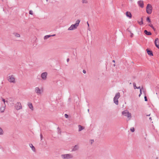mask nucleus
<instances>
[{
    "instance_id": "obj_1",
    "label": "nucleus",
    "mask_w": 159,
    "mask_h": 159,
    "mask_svg": "<svg viewBox=\"0 0 159 159\" xmlns=\"http://www.w3.org/2000/svg\"><path fill=\"white\" fill-rule=\"evenodd\" d=\"M80 21V20H77L76 21V23L75 24L72 25L68 29V30H72L76 29L79 25Z\"/></svg>"
},
{
    "instance_id": "obj_2",
    "label": "nucleus",
    "mask_w": 159,
    "mask_h": 159,
    "mask_svg": "<svg viewBox=\"0 0 159 159\" xmlns=\"http://www.w3.org/2000/svg\"><path fill=\"white\" fill-rule=\"evenodd\" d=\"M120 94L119 92L116 93L113 99V101L114 103L117 105L118 104V99L120 97Z\"/></svg>"
},
{
    "instance_id": "obj_3",
    "label": "nucleus",
    "mask_w": 159,
    "mask_h": 159,
    "mask_svg": "<svg viewBox=\"0 0 159 159\" xmlns=\"http://www.w3.org/2000/svg\"><path fill=\"white\" fill-rule=\"evenodd\" d=\"M61 157L62 158L65 159H71L73 157V156L71 154H62L61 155Z\"/></svg>"
},
{
    "instance_id": "obj_4",
    "label": "nucleus",
    "mask_w": 159,
    "mask_h": 159,
    "mask_svg": "<svg viewBox=\"0 0 159 159\" xmlns=\"http://www.w3.org/2000/svg\"><path fill=\"white\" fill-rule=\"evenodd\" d=\"M152 11V7L151 5L148 4L146 7V12L149 14H151Z\"/></svg>"
},
{
    "instance_id": "obj_5",
    "label": "nucleus",
    "mask_w": 159,
    "mask_h": 159,
    "mask_svg": "<svg viewBox=\"0 0 159 159\" xmlns=\"http://www.w3.org/2000/svg\"><path fill=\"white\" fill-rule=\"evenodd\" d=\"M122 114L125 116H126L127 117L130 119L131 117V115L130 113H129L128 111L125 110L122 112Z\"/></svg>"
},
{
    "instance_id": "obj_6",
    "label": "nucleus",
    "mask_w": 159,
    "mask_h": 159,
    "mask_svg": "<svg viewBox=\"0 0 159 159\" xmlns=\"http://www.w3.org/2000/svg\"><path fill=\"white\" fill-rule=\"evenodd\" d=\"M15 109L17 110H18L22 109V107L21 104L20 102H17L15 104Z\"/></svg>"
},
{
    "instance_id": "obj_7",
    "label": "nucleus",
    "mask_w": 159,
    "mask_h": 159,
    "mask_svg": "<svg viewBox=\"0 0 159 159\" xmlns=\"http://www.w3.org/2000/svg\"><path fill=\"white\" fill-rule=\"evenodd\" d=\"M35 91L38 95L41 94L43 92V90L40 89L38 87L35 88Z\"/></svg>"
},
{
    "instance_id": "obj_8",
    "label": "nucleus",
    "mask_w": 159,
    "mask_h": 159,
    "mask_svg": "<svg viewBox=\"0 0 159 159\" xmlns=\"http://www.w3.org/2000/svg\"><path fill=\"white\" fill-rule=\"evenodd\" d=\"M47 73L46 72L43 73L41 75V77L42 79L45 80L47 79Z\"/></svg>"
},
{
    "instance_id": "obj_9",
    "label": "nucleus",
    "mask_w": 159,
    "mask_h": 159,
    "mask_svg": "<svg viewBox=\"0 0 159 159\" xmlns=\"http://www.w3.org/2000/svg\"><path fill=\"white\" fill-rule=\"evenodd\" d=\"M13 76V75H11L8 77V80L9 81L12 83L15 82V78Z\"/></svg>"
},
{
    "instance_id": "obj_10",
    "label": "nucleus",
    "mask_w": 159,
    "mask_h": 159,
    "mask_svg": "<svg viewBox=\"0 0 159 159\" xmlns=\"http://www.w3.org/2000/svg\"><path fill=\"white\" fill-rule=\"evenodd\" d=\"M155 44L156 46L159 49V41L158 38L156 39L155 41Z\"/></svg>"
},
{
    "instance_id": "obj_11",
    "label": "nucleus",
    "mask_w": 159,
    "mask_h": 159,
    "mask_svg": "<svg viewBox=\"0 0 159 159\" xmlns=\"http://www.w3.org/2000/svg\"><path fill=\"white\" fill-rule=\"evenodd\" d=\"M138 4L139 6L141 8H143L144 7L143 2V1L140 0L138 1Z\"/></svg>"
},
{
    "instance_id": "obj_12",
    "label": "nucleus",
    "mask_w": 159,
    "mask_h": 159,
    "mask_svg": "<svg viewBox=\"0 0 159 159\" xmlns=\"http://www.w3.org/2000/svg\"><path fill=\"white\" fill-rule=\"evenodd\" d=\"M79 148V146L78 145H75L72 149V151H75L78 150Z\"/></svg>"
},
{
    "instance_id": "obj_13",
    "label": "nucleus",
    "mask_w": 159,
    "mask_h": 159,
    "mask_svg": "<svg viewBox=\"0 0 159 159\" xmlns=\"http://www.w3.org/2000/svg\"><path fill=\"white\" fill-rule=\"evenodd\" d=\"M126 16L129 18H131L132 17V15L130 12L127 11L126 12Z\"/></svg>"
},
{
    "instance_id": "obj_14",
    "label": "nucleus",
    "mask_w": 159,
    "mask_h": 159,
    "mask_svg": "<svg viewBox=\"0 0 159 159\" xmlns=\"http://www.w3.org/2000/svg\"><path fill=\"white\" fill-rule=\"evenodd\" d=\"M148 54L150 56H153V54L152 51L149 50L148 49H147L146 50Z\"/></svg>"
},
{
    "instance_id": "obj_15",
    "label": "nucleus",
    "mask_w": 159,
    "mask_h": 159,
    "mask_svg": "<svg viewBox=\"0 0 159 159\" xmlns=\"http://www.w3.org/2000/svg\"><path fill=\"white\" fill-rule=\"evenodd\" d=\"M28 105L29 108L30 109L32 110H33L34 108L32 103L30 102H29L28 103Z\"/></svg>"
},
{
    "instance_id": "obj_16",
    "label": "nucleus",
    "mask_w": 159,
    "mask_h": 159,
    "mask_svg": "<svg viewBox=\"0 0 159 159\" xmlns=\"http://www.w3.org/2000/svg\"><path fill=\"white\" fill-rule=\"evenodd\" d=\"M5 106H6V105H5H5L4 106L1 107L0 108V112H4L5 109Z\"/></svg>"
},
{
    "instance_id": "obj_17",
    "label": "nucleus",
    "mask_w": 159,
    "mask_h": 159,
    "mask_svg": "<svg viewBox=\"0 0 159 159\" xmlns=\"http://www.w3.org/2000/svg\"><path fill=\"white\" fill-rule=\"evenodd\" d=\"M144 32L145 34L148 35H151L152 33L150 32H148L147 30H145L144 31Z\"/></svg>"
},
{
    "instance_id": "obj_18",
    "label": "nucleus",
    "mask_w": 159,
    "mask_h": 159,
    "mask_svg": "<svg viewBox=\"0 0 159 159\" xmlns=\"http://www.w3.org/2000/svg\"><path fill=\"white\" fill-rule=\"evenodd\" d=\"M55 34H53V35H47L45 36L44 37V39H46L51 36H55Z\"/></svg>"
},
{
    "instance_id": "obj_19",
    "label": "nucleus",
    "mask_w": 159,
    "mask_h": 159,
    "mask_svg": "<svg viewBox=\"0 0 159 159\" xmlns=\"http://www.w3.org/2000/svg\"><path fill=\"white\" fill-rule=\"evenodd\" d=\"M78 127L79 131H80L84 129V127L80 125H78Z\"/></svg>"
},
{
    "instance_id": "obj_20",
    "label": "nucleus",
    "mask_w": 159,
    "mask_h": 159,
    "mask_svg": "<svg viewBox=\"0 0 159 159\" xmlns=\"http://www.w3.org/2000/svg\"><path fill=\"white\" fill-rule=\"evenodd\" d=\"M14 34L15 36L16 37H20V35L19 34L15 33Z\"/></svg>"
},
{
    "instance_id": "obj_21",
    "label": "nucleus",
    "mask_w": 159,
    "mask_h": 159,
    "mask_svg": "<svg viewBox=\"0 0 159 159\" xmlns=\"http://www.w3.org/2000/svg\"><path fill=\"white\" fill-rule=\"evenodd\" d=\"M30 147L32 148V149L34 151L35 150V148L34 147V146H33L32 145V144H30Z\"/></svg>"
},
{
    "instance_id": "obj_22",
    "label": "nucleus",
    "mask_w": 159,
    "mask_h": 159,
    "mask_svg": "<svg viewBox=\"0 0 159 159\" xmlns=\"http://www.w3.org/2000/svg\"><path fill=\"white\" fill-rule=\"evenodd\" d=\"M139 24L141 25H143V19L142 18H141V20L140 21H138Z\"/></svg>"
},
{
    "instance_id": "obj_23",
    "label": "nucleus",
    "mask_w": 159,
    "mask_h": 159,
    "mask_svg": "<svg viewBox=\"0 0 159 159\" xmlns=\"http://www.w3.org/2000/svg\"><path fill=\"white\" fill-rule=\"evenodd\" d=\"M149 26L150 27H151L154 30H155V29L154 28L152 24H149Z\"/></svg>"
},
{
    "instance_id": "obj_24",
    "label": "nucleus",
    "mask_w": 159,
    "mask_h": 159,
    "mask_svg": "<svg viewBox=\"0 0 159 159\" xmlns=\"http://www.w3.org/2000/svg\"><path fill=\"white\" fill-rule=\"evenodd\" d=\"M82 2L83 3H87L88 1L87 0H82Z\"/></svg>"
},
{
    "instance_id": "obj_25",
    "label": "nucleus",
    "mask_w": 159,
    "mask_h": 159,
    "mask_svg": "<svg viewBox=\"0 0 159 159\" xmlns=\"http://www.w3.org/2000/svg\"><path fill=\"white\" fill-rule=\"evenodd\" d=\"M3 134V130L2 129L0 128V135H2Z\"/></svg>"
},
{
    "instance_id": "obj_26",
    "label": "nucleus",
    "mask_w": 159,
    "mask_h": 159,
    "mask_svg": "<svg viewBox=\"0 0 159 159\" xmlns=\"http://www.w3.org/2000/svg\"><path fill=\"white\" fill-rule=\"evenodd\" d=\"M146 20L147 21H148L149 22H151L150 19V18L149 17H148L147 18Z\"/></svg>"
},
{
    "instance_id": "obj_27",
    "label": "nucleus",
    "mask_w": 159,
    "mask_h": 159,
    "mask_svg": "<svg viewBox=\"0 0 159 159\" xmlns=\"http://www.w3.org/2000/svg\"><path fill=\"white\" fill-rule=\"evenodd\" d=\"M133 84V85H134V89H136L137 87H136V84L135 83H134Z\"/></svg>"
},
{
    "instance_id": "obj_28",
    "label": "nucleus",
    "mask_w": 159,
    "mask_h": 159,
    "mask_svg": "<svg viewBox=\"0 0 159 159\" xmlns=\"http://www.w3.org/2000/svg\"><path fill=\"white\" fill-rule=\"evenodd\" d=\"M130 130L132 132H134V128H132L130 129Z\"/></svg>"
},
{
    "instance_id": "obj_29",
    "label": "nucleus",
    "mask_w": 159,
    "mask_h": 159,
    "mask_svg": "<svg viewBox=\"0 0 159 159\" xmlns=\"http://www.w3.org/2000/svg\"><path fill=\"white\" fill-rule=\"evenodd\" d=\"M29 14H30V15H32L33 14V11H31V10H30V11H29Z\"/></svg>"
},
{
    "instance_id": "obj_30",
    "label": "nucleus",
    "mask_w": 159,
    "mask_h": 159,
    "mask_svg": "<svg viewBox=\"0 0 159 159\" xmlns=\"http://www.w3.org/2000/svg\"><path fill=\"white\" fill-rule=\"evenodd\" d=\"M128 31H129L130 32V33L131 34V35H130V37H132L133 36V33H132L131 32L129 31V30H128Z\"/></svg>"
},
{
    "instance_id": "obj_31",
    "label": "nucleus",
    "mask_w": 159,
    "mask_h": 159,
    "mask_svg": "<svg viewBox=\"0 0 159 159\" xmlns=\"http://www.w3.org/2000/svg\"><path fill=\"white\" fill-rule=\"evenodd\" d=\"M144 99H145V101H148V99H147V97L146 96H145L144 97Z\"/></svg>"
},
{
    "instance_id": "obj_32",
    "label": "nucleus",
    "mask_w": 159,
    "mask_h": 159,
    "mask_svg": "<svg viewBox=\"0 0 159 159\" xmlns=\"http://www.w3.org/2000/svg\"><path fill=\"white\" fill-rule=\"evenodd\" d=\"M141 91H142V89H140V93L139 94V97H140V95H141V94H142Z\"/></svg>"
},
{
    "instance_id": "obj_33",
    "label": "nucleus",
    "mask_w": 159,
    "mask_h": 159,
    "mask_svg": "<svg viewBox=\"0 0 159 159\" xmlns=\"http://www.w3.org/2000/svg\"><path fill=\"white\" fill-rule=\"evenodd\" d=\"M65 116L66 118H67L68 117V115L67 114H65Z\"/></svg>"
},
{
    "instance_id": "obj_34",
    "label": "nucleus",
    "mask_w": 159,
    "mask_h": 159,
    "mask_svg": "<svg viewBox=\"0 0 159 159\" xmlns=\"http://www.w3.org/2000/svg\"><path fill=\"white\" fill-rule=\"evenodd\" d=\"M2 101L4 102V105L5 104V99H2Z\"/></svg>"
},
{
    "instance_id": "obj_35",
    "label": "nucleus",
    "mask_w": 159,
    "mask_h": 159,
    "mask_svg": "<svg viewBox=\"0 0 159 159\" xmlns=\"http://www.w3.org/2000/svg\"><path fill=\"white\" fill-rule=\"evenodd\" d=\"M83 73H84V74H85L86 73V70H83Z\"/></svg>"
},
{
    "instance_id": "obj_36",
    "label": "nucleus",
    "mask_w": 159,
    "mask_h": 159,
    "mask_svg": "<svg viewBox=\"0 0 159 159\" xmlns=\"http://www.w3.org/2000/svg\"><path fill=\"white\" fill-rule=\"evenodd\" d=\"M58 129H59L58 132H60V133H61V131H60V129L59 128V127L58 128Z\"/></svg>"
},
{
    "instance_id": "obj_37",
    "label": "nucleus",
    "mask_w": 159,
    "mask_h": 159,
    "mask_svg": "<svg viewBox=\"0 0 159 159\" xmlns=\"http://www.w3.org/2000/svg\"><path fill=\"white\" fill-rule=\"evenodd\" d=\"M69 61V58H67V62H68Z\"/></svg>"
},
{
    "instance_id": "obj_38",
    "label": "nucleus",
    "mask_w": 159,
    "mask_h": 159,
    "mask_svg": "<svg viewBox=\"0 0 159 159\" xmlns=\"http://www.w3.org/2000/svg\"><path fill=\"white\" fill-rule=\"evenodd\" d=\"M136 89H140V86H139V87H137L136 88Z\"/></svg>"
},
{
    "instance_id": "obj_39",
    "label": "nucleus",
    "mask_w": 159,
    "mask_h": 159,
    "mask_svg": "<svg viewBox=\"0 0 159 159\" xmlns=\"http://www.w3.org/2000/svg\"><path fill=\"white\" fill-rule=\"evenodd\" d=\"M149 120H152V118L151 117H150L149 118Z\"/></svg>"
},
{
    "instance_id": "obj_40",
    "label": "nucleus",
    "mask_w": 159,
    "mask_h": 159,
    "mask_svg": "<svg viewBox=\"0 0 159 159\" xmlns=\"http://www.w3.org/2000/svg\"><path fill=\"white\" fill-rule=\"evenodd\" d=\"M40 136H41V138H42V134H40Z\"/></svg>"
},
{
    "instance_id": "obj_41",
    "label": "nucleus",
    "mask_w": 159,
    "mask_h": 159,
    "mask_svg": "<svg viewBox=\"0 0 159 159\" xmlns=\"http://www.w3.org/2000/svg\"><path fill=\"white\" fill-rule=\"evenodd\" d=\"M87 25H88V26H89V24L88 22H87Z\"/></svg>"
},
{
    "instance_id": "obj_42",
    "label": "nucleus",
    "mask_w": 159,
    "mask_h": 159,
    "mask_svg": "<svg viewBox=\"0 0 159 159\" xmlns=\"http://www.w3.org/2000/svg\"><path fill=\"white\" fill-rule=\"evenodd\" d=\"M112 61L114 62H115V61L114 60H113Z\"/></svg>"
},
{
    "instance_id": "obj_43",
    "label": "nucleus",
    "mask_w": 159,
    "mask_h": 159,
    "mask_svg": "<svg viewBox=\"0 0 159 159\" xmlns=\"http://www.w3.org/2000/svg\"><path fill=\"white\" fill-rule=\"evenodd\" d=\"M150 115V114L149 115H147V116H149Z\"/></svg>"
},
{
    "instance_id": "obj_44",
    "label": "nucleus",
    "mask_w": 159,
    "mask_h": 159,
    "mask_svg": "<svg viewBox=\"0 0 159 159\" xmlns=\"http://www.w3.org/2000/svg\"><path fill=\"white\" fill-rule=\"evenodd\" d=\"M46 1L47 2H48V0H46Z\"/></svg>"
},
{
    "instance_id": "obj_45",
    "label": "nucleus",
    "mask_w": 159,
    "mask_h": 159,
    "mask_svg": "<svg viewBox=\"0 0 159 159\" xmlns=\"http://www.w3.org/2000/svg\"><path fill=\"white\" fill-rule=\"evenodd\" d=\"M114 66H115V64H114Z\"/></svg>"
},
{
    "instance_id": "obj_46",
    "label": "nucleus",
    "mask_w": 159,
    "mask_h": 159,
    "mask_svg": "<svg viewBox=\"0 0 159 159\" xmlns=\"http://www.w3.org/2000/svg\"><path fill=\"white\" fill-rule=\"evenodd\" d=\"M2 0V1H3V0Z\"/></svg>"
}]
</instances>
